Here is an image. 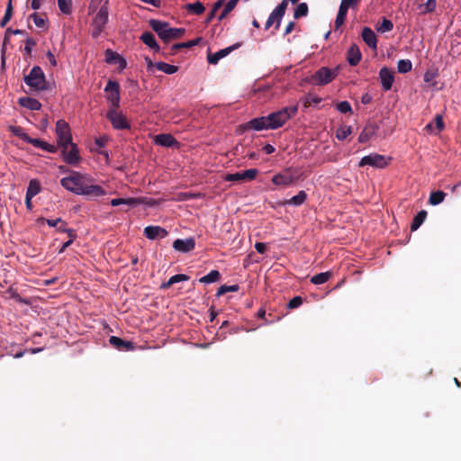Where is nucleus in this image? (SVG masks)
Instances as JSON below:
<instances>
[{
	"instance_id": "obj_1",
	"label": "nucleus",
	"mask_w": 461,
	"mask_h": 461,
	"mask_svg": "<svg viewBox=\"0 0 461 461\" xmlns=\"http://www.w3.org/2000/svg\"><path fill=\"white\" fill-rule=\"evenodd\" d=\"M297 111V105L284 107L277 112L271 113L267 116L254 118L242 124L240 127L243 131L275 130L282 127L289 119L296 114Z\"/></svg>"
},
{
	"instance_id": "obj_2",
	"label": "nucleus",
	"mask_w": 461,
	"mask_h": 461,
	"mask_svg": "<svg viewBox=\"0 0 461 461\" xmlns=\"http://www.w3.org/2000/svg\"><path fill=\"white\" fill-rule=\"evenodd\" d=\"M60 184L65 189L89 198L102 196L106 194L101 185L93 184V179L90 176L77 171H73L70 176L63 177Z\"/></svg>"
},
{
	"instance_id": "obj_3",
	"label": "nucleus",
	"mask_w": 461,
	"mask_h": 461,
	"mask_svg": "<svg viewBox=\"0 0 461 461\" xmlns=\"http://www.w3.org/2000/svg\"><path fill=\"white\" fill-rule=\"evenodd\" d=\"M149 26L166 44L171 41L181 39L185 33V29L170 27L168 23L160 20H150Z\"/></svg>"
},
{
	"instance_id": "obj_4",
	"label": "nucleus",
	"mask_w": 461,
	"mask_h": 461,
	"mask_svg": "<svg viewBox=\"0 0 461 461\" xmlns=\"http://www.w3.org/2000/svg\"><path fill=\"white\" fill-rule=\"evenodd\" d=\"M339 73V67L330 68L328 67H321L310 77L307 82L313 86H326L331 83Z\"/></svg>"
},
{
	"instance_id": "obj_5",
	"label": "nucleus",
	"mask_w": 461,
	"mask_h": 461,
	"mask_svg": "<svg viewBox=\"0 0 461 461\" xmlns=\"http://www.w3.org/2000/svg\"><path fill=\"white\" fill-rule=\"evenodd\" d=\"M109 1L105 0L103 5L96 11L95 15L91 23L92 26V36L93 38H98L104 32L109 20Z\"/></svg>"
},
{
	"instance_id": "obj_6",
	"label": "nucleus",
	"mask_w": 461,
	"mask_h": 461,
	"mask_svg": "<svg viewBox=\"0 0 461 461\" xmlns=\"http://www.w3.org/2000/svg\"><path fill=\"white\" fill-rule=\"evenodd\" d=\"M24 82L34 91H44L48 89L45 74L39 66H34L30 73L24 76Z\"/></svg>"
},
{
	"instance_id": "obj_7",
	"label": "nucleus",
	"mask_w": 461,
	"mask_h": 461,
	"mask_svg": "<svg viewBox=\"0 0 461 461\" xmlns=\"http://www.w3.org/2000/svg\"><path fill=\"white\" fill-rule=\"evenodd\" d=\"M56 136L58 148H68L72 142V135L68 123L65 120H59L56 122Z\"/></svg>"
},
{
	"instance_id": "obj_8",
	"label": "nucleus",
	"mask_w": 461,
	"mask_h": 461,
	"mask_svg": "<svg viewBox=\"0 0 461 461\" xmlns=\"http://www.w3.org/2000/svg\"><path fill=\"white\" fill-rule=\"evenodd\" d=\"M297 169L286 167L282 172L273 176L271 181L275 185L286 187L298 181L299 176H295Z\"/></svg>"
},
{
	"instance_id": "obj_9",
	"label": "nucleus",
	"mask_w": 461,
	"mask_h": 461,
	"mask_svg": "<svg viewBox=\"0 0 461 461\" xmlns=\"http://www.w3.org/2000/svg\"><path fill=\"white\" fill-rule=\"evenodd\" d=\"M106 100L110 109L120 106V85L116 81L109 80L104 88Z\"/></svg>"
},
{
	"instance_id": "obj_10",
	"label": "nucleus",
	"mask_w": 461,
	"mask_h": 461,
	"mask_svg": "<svg viewBox=\"0 0 461 461\" xmlns=\"http://www.w3.org/2000/svg\"><path fill=\"white\" fill-rule=\"evenodd\" d=\"M118 108L109 109L106 113V118L112 123L115 130H129L131 125L125 115L117 111Z\"/></svg>"
},
{
	"instance_id": "obj_11",
	"label": "nucleus",
	"mask_w": 461,
	"mask_h": 461,
	"mask_svg": "<svg viewBox=\"0 0 461 461\" xmlns=\"http://www.w3.org/2000/svg\"><path fill=\"white\" fill-rule=\"evenodd\" d=\"M391 158H386L377 153H372L365 156L358 163L359 167L371 166L376 168H384L388 166Z\"/></svg>"
},
{
	"instance_id": "obj_12",
	"label": "nucleus",
	"mask_w": 461,
	"mask_h": 461,
	"mask_svg": "<svg viewBox=\"0 0 461 461\" xmlns=\"http://www.w3.org/2000/svg\"><path fill=\"white\" fill-rule=\"evenodd\" d=\"M287 8V0H283L270 14L267 20L265 29L267 30L271 25L276 23V29L277 30L280 26L283 16L285 14Z\"/></svg>"
},
{
	"instance_id": "obj_13",
	"label": "nucleus",
	"mask_w": 461,
	"mask_h": 461,
	"mask_svg": "<svg viewBox=\"0 0 461 461\" xmlns=\"http://www.w3.org/2000/svg\"><path fill=\"white\" fill-rule=\"evenodd\" d=\"M61 155L64 161L68 165H77L80 162L81 157L76 143L71 142L68 148H61Z\"/></svg>"
},
{
	"instance_id": "obj_14",
	"label": "nucleus",
	"mask_w": 461,
	"mask_h": 461,
	"mask_svg": "<svg viewBox=\"0 0 461 461\" xmlns=\"http://www.w3.org/2000/svg\"><path fill=\"white\" fill-rule=\"evenodd\" d=\"M258 174V170L257 168H250L240 172H236L233 174H226L223 177L225 181L229 182H243V181H251L256 178Z\"/></svg>"
},
{
	"instance_id": "obj_15",
	"label": "nucleus",
	"mask_w": 461,
	"mask_h": 461,
	"mask_svg": "<svg viewBox=\"0 0 461 461\" xmlns=\"http://www.w3.org/2000/svg\"><path fill=\"white\" fill-rule=\"evenodd\" d=\"M154 142L157 145L171 148V147H176L179 148V142L171 134L167 133H161L158 135H156L154 138Z\"/></svg>"
},
{
	"instance_id": "obj_16",
	"label": "nucleus",
	"mask_w": 461,
	"mask_h": 461,
	"mask_svg": "<svg viewBox=\"0 0 461 461\" xmlns=\"http://www.w3.org/2000/svg\"><path fill=\"white\" fill-rule=\"evenodd\" d=\"M379 77L381 80L382 88L384 91H388L392 88L394 81V74L386 67H384L379 71Z\"/></svg>"
},
{
	"instance_id": "obj_17",
	"label": "nucleus",
	"mask_w": 461,
	"mask_h": 461,
	"mask_svg": "<svg viewBox=\"0 0 461 461\" xmlns=\"http://www.w3.org/2000/svg\"><path fill=\"white\" fill-rule=\"evenodd\" d=\"M109 342L114 348L120 351H131L135 349V345L132 341L124 340L116 336H111Z\"/></svg>"
},
{
	"instance_id": "obj_18",
	"label": "nucleus",
	"mask_w": 461,
	"mask_h": 461,
	"mask_svg": "<svg viewBox=\"0 0 461 461\" xmlns=\"http://www.w3.org/2000/svg\"><path fill=\"white\" fill-rule=\"evenodd\" d=\"M195 247V240L194 238H188L185 240L177 239L173 242V248L176 251L187 253L192 251Z\"/></svg>"
},
{
	"instance_id": "obj_19",
	"label": "nucleus",
	"mask_w": 461,
	"mask_h": 461,
	"mask_svg": "<svg viewBox=\"0 0 461 461\" xmlns=\"http://www.w3.org/2000/svg\"><path fill=\"white\" fill-rule=\"evenodd\" d=\"M167 234V230L160 226L150 225L144 229V236L149 240L163 239Z\"/></svg>"
},
{
	"instance_id": "obj_20",
	"label": "nucleus",
	"mask_w": 461,
	"mask_h": 461,
	"mask_svg": "<svg viewBox=\"0 0 461 461\" xmlns=\"http://www.w3.org/2000/svg\"><path fill=\"white\" fill-rule=\"evenodd\" d=\"M240 45H241V43L238 42V43H235L230 47H228V48L220 50L219 51H217L213 54H209L207 57V60L210 64H217L221 59L229 55L232 50L238 49Z\"/></svg>"
},
{
	"instance_id": "obj_21",
	"label": "nucleus",
	"mask_w": 461,
	"mask_h": 461,
	"mask_svg": "<svg viewBox=\"0 0 461 461\" xmlns=\"http://www.w3.org/2000/svg\"><path fill=\"white\" fill-rule=\"evenodd\" d=\"M362 39L365 43L371 48L372 50H376L377 48V39L376 35L373 30L369 27H364L361 33Z\"/></svg>"
},
{
	"instance_id": "obj_22",
	"label": "nucleus",
	"mask_w": 461,
	"mask_h": 461,
	"mask_svg": "<svg viewBox=\"0 0 461 461\" xmlns=\"http://www.w3.org/2000/svg\"><path fill=\"white\" fill-rule=\"evenodd\" d=\"M140 41L147 45L154 52H159L160 47L158 44L155 36L150 32H144L140 37Z\"/></svg>"
},
{
	"instance_id": "obj_23",
	"label": "nucleus",
	"mask_w": 461,
	"mask_h": 461,
	"mask_svg": "<svg viewBox=\"0 0 461 461\" xmlns=\"http://www.w3.org/2000/svg\"><path fill=\"white\" fill-rule=\"evenodd\" d=\"M362 58V54L359 50V48L353 44L348 50L347 53V60L351 66H357Z\"/></svg>"
},
{
	"instance_id": "obj_24",
	"label": "nucleus",
	"mask_w": 461,
	"mask_h": 461,
	"mask_svg": "<svg viewBox=\"0 0 461 461\" xmlns=\"http://www.w3.org/2000/svg\"><path fill=\"white\" fill-rule=\"evenodd\" d=\"M144 203V199L140 197H131V198H115L111 200L112 206H118L121 204H126L129 206H136Z\"/></svg>"
},
{
	"instance_id": "obj_25",
	"label": "nucleus",
	"mask_w": 461,
	"mask_h": 461,
	"mask_svg": "<svg viewBox=\"0 0 461 461\" xmlns=\"http://www.w3.org/2000/svg\"><path fill=\"white\" fill-rule=\"evenodd\" d=\"M18 103L21 106L32 111H38L41 108V104L37 99L29 96L19 98Z\"/></svg>"
},
{
	"instance_id": "obj_26",
	"label": "nucleus",
	"mask_w": 461,
	"mask_h": 461,
	"mask_svg": "<svg viewBox=\"0 0 461 461\" xmlns=\"http://www.w3.org/2000/svg\"><path fill=\"white\" fill-rule=\"evenodd\" d=\"M377 127L375 124H368L364 127L358 136V141L365 143L368 141L376 132Z\"/></svg>"
},
{
	"instance_id": "obj_27",
	"label": "nucleus",
	"mask_w": 461,
	"mask_h": 461,
	"mask_svg": "<svg viewBox=\"0 0 461 461\" xmlns=\"http://www.w3.org/2000/svg\"><path fill=\"white\" fill-rule=\"evenodd\" d=\"M30 144L33 145L36 148H40L45 151H48L50 153H56L58 150V147L55 145L50 144L44 140H41L40 139H33L32 138V140H30Z\"/></svg>"
},
{
	"instance_id": "obj_28",
	"label": "nucleus",
	"mask_w": 461,
	"mask_h": 461,
	"mask_svg": "<svg viewBox=\"0 0 461 461\" xmlns=\"http://www.w3.org/2000/svg\"><path fill=\"white\" fill-rule=\"evenodd\" d=\"M189 279V276L185 274H177L173 276H171L167 282L161 284L160 289L166 290L168 289L172 285L182 282V281H187Z\"/></svg>"
},
{
	"instance_id": "obj_29",
	"label": "nucleus",
	"mask_w": 461,
	"mask_h": 461,
	"mask_svg": "<svg viewBox=\"0 0 461 461\" xmlns=\"http://www.w3.org/2000/svg\"><path fill=\"white\" fill-rule=\"evenodd\" d=\"M188 13L200 15L204 13L205 7L200 1H196L193 4H186L184 7Z\"/></svg>"
},
{
	"instance_id": "obj_30",
	"label": "nucleus",
	"mask_w": 461,
	"mask_h": 461,
	"mask_svg": "<svg viewBox=\"0 0 461 461\" xmlns=\"http://www.w3.org/2000/svg\"><path fill=\"white\" fill-rule=\"evenodd\" d=\"M427 217V212L425 210H421L413 218L411 223V230L414 231L420 228V226L423 223Z\"/></svg>"
},
{
	"instance_id": "obj_31",
	"label": "nucleus",
	"mask_w": 461,
	"mask_h": 461,
	"mask_svg": "<svg viewBox=\"0 0 461 461\" xmlns=\"http://www.w3.org/2000/svg\"><path fill=\"white\" fill-rule=\"evenodd\" d=\"M155 68L167 75H172L178 71L177 66L170 65L166 62H157L155 63Z\"/></svg>"
},
{
	"instance_id": "obj_32",
	"label": "nucleus",
	"mask_w": 461,
	"mask_h": 461,
	"mask_svg": "<svg viewBox=\"0 0 461 461\" xmlns=\"http://www.w3.org/2000/svg\"><path fill=\"white\" fill-rule=\"evenodd\" d=\"M307 199V194L305 191H300L296 195L285 202V204H293L295 206L302 205Z\"/></svg>"
},
{
	"instance_id": "obj_33",
	"label": "nucleus",
	"mask_w": 461,
	"mask_h": 461,
	"mask_svg": "<svg viewBox=\"0 0 461 461\" xmlns=\"http://www.w3.org/2000/svg\"><path fill=\"white\" fill-rule=\"evenodd\" d=\"M8 130L14 136H16L19 139L23 140L26 143H30V140H32V137H30L27 133H25L23 131V130L20 126H13V125H11V126H9Z\"/></svg>"
},
{
	"instance_id": "obj_34",
	"label": "nucleus",
	"mask_w": 461,
	"mask_h": 461,
	"mask_svg": "<svg viewBox=\"0 0 461 461\" xmlns=\"http://www.w3.org/2000/svg\"><path fill=\"white\" fill-rule=\"evenodd\" d=\"M41 187L40 182L36 179H32L30 180L27 187L26 195L29 197H34L41 192Z\"/></svg>"
},
{
	"instance_id": "obj_35",
	"label": "nucleus",
	"mask_w": 461,
	"mask_h": 461,
	"mask_svg": "<svg viewBox=\"0 0 461 461\" xmlns=\"http://www.w3.org/2000/svg\"><path fill=\"white\" fill-rule=\"evenodd\" d=\"M331 276H332L331 272H330V271L322 272V273H320V274H317V275L312 276L311 283H312L313 285H322V284H325L326 282H328Z\"/></svg>"
},
{
	"instance_id": "obj_36",
	"label": "nucleus",
	"mask_w": 461,
	"mask_h": 461,
	"mask_svg": "<svg viewBox=\"0 0 461 461\" xmlns=\"http://www.w3.org/2000/svg\"><path fill=\"white\" fill-rule=\"evenodd\" d=\"M446 194L443 191H434L430 193L429 203L431 205H438L444 201Z\"/></svg>"
},
{
	"instance_id": "obj_37",
	"label": "nucleus",
	"mask_w": 461,
	"mask_h": 461,
	"mask_svg": "<svg viewBox=\"0 0 461 461\" xmlns=\"http://www.w3.org/2000/svg\"><path fill=\"white\" fill-rule=\"evenodd\" d=\"M220 277H221V274L218 270H212L209 274L201 277L199 279V282L203 283V284H211V283L218 281L220 279Z\"/></svg>"
},
{
	"instance_id": "obj_38",
	"label": "nucleus",
	"mask_w": 461,
	"mask_h": 461,
	"mask_svg": "<svg viewBox=\"0 0 461 461\" xmlns=\"http://www.w3.org/2000/svg\"><path fill=\"white\" fill-rule=\"evenodd\" d=\"M30 18L33 20L34 24L38 28H41V29L46 28L47 18L44 14H39L37 13H33L30 15Z\"/></svg>"
},
{
	"instance_id": "obj_39",
	"label": "nucleus",
	"mask_w": 461,
	"mask_h": 461,
	"mask_svg": "<svg viewBox=\"0 0 461 461\" xmlns=\"http://www.w3.org/2000/svg\"><path fill=\"white\" fill-rule=\"evenodd\" d=\"M239 0H229L227 4L225 5L222 12L218 17L219 21L223 20L237 5Z\"/></svg>"
},
{
	"instance_id": "obj_40",
	"label": "nucleus",
	"mask_w": 461,
	"mask_h": 461,
	"mask_svg": "<svg viewBox=\"0 0 461 461\" xmlns=\"http://www.w3.org/2000/svg\"><path fill=\"white\" fill-rule=\"evenodd\" d=\"M412 68V63L410 59H400L397 63V69L399 73H408Z\"/></svg>"
},
{
	"instance_id": "obj_41",
	"label": "nucleus",
	"mask_w": 461,
	"mask_h": 461,
	"mask_svg": "<svg viewBox=\"0 0 461 461\" xmlns=\"http://www.w3.org/2000/svg\"><path fill=\"white\" fill-rule=\"evenodd\" d=\"M12 16H13V5H12V0H9L7 6H6L5 14L4 17L2 18V20L0 21V26L2 28L5 27L6 24L9 23V21L11 20Z\"/></svg>"
},
{
	"instance_id": "obj_42",
	"label": "nucleus",
	"mask_w": 461,
	"mask_h": 461,
	"mask_svg": "<svg viewBox=\"0 0 461 461\" xmlns=\"http://www.w3.org/2000/svg\"><path fill=\"white\" fill-rule=\"evenodd\" d=\"M393 28V23H392L391 20L384 17L383 20H382V23L377 25L376 27V30L379 32H391Z\"/></svg>"
},
{
	"instance_id": "obj_43",
	"label": "nucleus",
	"mask_w": 461,
	"mask_h": 461,
	"mask_svg": "<svg viewBox=\"0 0 461 461\" xmlns=\"http://www.w3.org/2000/svg\"><path fill=\"white\" fill-rule=\"evenodd\" d=\"M308 14V5L306 3H300L294 12V17L295 19H299L301 17L306 16Z\"/></svg>"
},
{
	"instance_id": "obj_44",
	"label": "nucleus",
	"mask_w": 461,
	"mask_h": 461,
	"mask_svg": "<svg viewBox=\"0 0 461 461\" xmlns=\"http://www.w3.org/2000/svg\"><path fill=\"white\" fill-rule=\"evenodd\" d=\"M351 132V126H340L336 131V137L339 140H344Z\"/></svg>"
},
{
	"instance_id": "obj_45",
	"label": "nucleus",
	"mask_w": 461,
	"mask_h": 461,
	"mask_svg": "<svg viewBox=\"0 0 461 461\" xmlns=\"http://www.w3.org/2000/svg\"><path fill=\"white\" fill-rule=\"evenodd\" d=\"M59 10L65 14H69L72 11V0H58Z\"/></svg>"
},
{
	"instance_id": "obj_46",
	"label": "nucleus",
	"mask_w": 461,
	"mask_h": 461,
	"mask_svg": "<svg viewBox=\"0 0 461 461\" xmlns=\"http://www.w3.org/2000/svg\"><path fill=\"white\" fill-rule=\"evenodd\" d=\"M239 289H240V286L238 285H222L218 288L216 295L221 296L228 292H238Z\"/></svg>"
},
{
	"instance_id": "obj_47",
	"label": "nucleus",
	"mask_w": 461,
	"mask_h": 461,
	"mask_svg": "<svg viewBox=\"0 0 461 461\" xmlns=\"http://www.w3.org/2000/svg\"><path fill=\"white\" fill-rule=\"evenodd\" d=\"M222 5L223 4H221L218 0L213 4L212 10L209 12L204 21L206 24L210 23L212 21V19L215 17L217 11L222 6Z\"/></svg>"
},
{
	"instance_id": "obj_48",
	"label": "nucleus",
	"mask_w": 461,
	"mask_h": 461,
	"mask_svg": "<svg viewBox=\"0 0 461 461\" xmlns=\"http://www.w3.org/2000/svg\"><path fill=\"white\" fill-rule=\"evenodd\" d=\"M336 109L341 113H352V108L348 101H341L336 104Z\"/></svg>"
},
{
	"instance_id": "obj_49",
	"label": "nucleus",
	"mask_w": 461,
	"mask_h": 461,
	"mask_svg": "<svg viewBox=\"0 0 461 461\" xmlns=\"http://www.w3.org/2000/svg\"><path fill=\"white\" fill-rule=\"evenodd\" d=\"M122 58L118 53L113 51L112 50H105V61L107 63H114L118 61Z\"/></svg>"
},
{
	"instance_id": "obj_50",
	"label": "nucleus",
	"mask_w": 461,
	"mask_h": 461,
	"mask_svg": "<svg viewBox=\"0 0 461 461\" xmlns=\"http://www.w3.org/2000/svg\"><path fill=\"white\" fill-rule=\"evenodd\" d=\"M303 298L301 296H294L287 303V308L290 310L296 309L303 304Z\"/></svg>"
},
{
	"instance_id": "obj_51",
	"label": "nucleus",
	"mask_w": 461,
	"mask_h": 461,
	"mask_svg": "<svg viewBox=\"0 0 461 461\" xmlns=\"http://www.w3.org/2000/svg\"><path fill=\"white\" fill-rule=\"evenodd\" d=\"M35 45H36V41L32 37H28L25 40V46H24L25 54H27L28 56H31L32 50Z\"/></svg>"
},
{
	"instance_id": "obj_52",
	"label": "nucleus",
	"mask_w": 461,
	"mask_h": 461,
	"mask_svg": "<svg viewBox=\"0 0 461 461\" xmlns=\"http://www.w3.org/2000/svg\"><path fill=\"white\" fill-rule=\"evenodd\" d=\"M38 221H46L47 224L50 226V227H58L59 224H62L64 225L65 224V221H63L61 218H57V219H45V218H40Z\"/></svg>"
},
{
	"instance_id": "obj_53",
	"label": "nucleus",
	"mask_w": 461,
	"mask_h": 461,
	"mask_svg": "<svg viewBox=\"0 0 461 461\" xmlns=\"http://www.w3.org/2000/svg\"><path fill=\"white\" fill-rule=\"evenodd\" d=\"M438 76V71L435 69H428L423 76V80L426 83L432 81Z\"/></svg>"
},
{
	"instance_id": "obj_54",
	"label": "nucleus",
	"mask_w": 461,
	"mask_h": 461,
	"mask_svg": "<svg viewBox=\"0 0 461 461\" xmlns=\"http://www.w3.org/2000/svg\"><path fill=\"white\" fill-rule=\"evenodd\" d=\"M104 2V0H91L90 1V4H89V6H88V11H89V14H94L97 11L99 5Z\"/></svg>"
},
{
	"instance_id": "obj_55",
	"label": "nucleus",
	"mask_w": 461,
	"mask_h": 461,
	"mask_svg": "<svg viewBox=\"0 0 461 461\" xmlns=\"http://www.w3.org/2000/svg\"><path fill=\"white\" fill-rule=\"evenodd\" d=\"M437 6L436 0H427L424 5V13H431L434 12Z\"/></svg>"
},
{
	"instance_id": "obj_56",
	"label": "nucleus",
	"mask_w": 461,
	"mask_h": 461,
	"mask_svg": "<svg viewBox=\"0 0 461 461\" xmlns=\"http://www.w3.org/2000/svg\"><path fill=\"white\" fill-rule=\"evenodd\" d=\"M348 8H350V7L348 6L345 3L341 2L337 16L343 17L346 19Z\"/></svg>"
},
{
	"instance_id": "obj_57",
	"label": "nucleus",
	"mask_w": 461,
	"mask_h": 461,
	"mask_svg": "<svg viewBox=\"0 0 461 461\" xmlns=\"http://www.w3.org/2000/svg\"><path fill=\"white\" fill-rule=\"evenodd\" d=\"M435 123H436V128L438 131H441L445 125H444V122H443V116L441 114H437L435 116Z\"/></svg>"
},
{
	"instance_id": "obj_58",
	"label": "nucleus",
	"mask_w": 461,
	"mask_h": 461,
	"mask_svg": "<svg viewBox=\"0 0 461 461\" xmlns=\"http://www.w3.org/2000/svg\"><path fill=\"white\" fill-rule=\"evenodd\" d=\"M200 41H201V38H196L194 40L188 41L186 42H181V47L183 49L191 48V47L197 45Z\"/></svg>"
},
{
	"instance_id": "obj_59",
	"label": "nucleus",
	"mask_w": 461,
	"mask_h": 461,
	"mask_svg": "<svg viewBox=\"0 0 461 461\" xmlns=\"http://www.w3.org/2000/svg\"><path fill=\"white\" fill-rule=\"evenodd\" d=\"M10 34H7V32H5V37H4V40H3V46H2V49H1V52H2V55H4V53L5 52V50H6V46L10 43Z\"/></svg>"
},
{
	"instance_id": "obj_60",
	"label": "nucleus",
	"mask_w": 461,
	"mask_h": 461,
	"mask_svg": "<svg viewBox=\"0 0 461 461\" xmlns=\"http://www.w3.org/2000/svg\"><path fill=\"white\" fill-rule=\"evenodd\" d=\"M321 98L320 97H312V98H307L304 102V107H308L310 106L312 104H319L321 103Z\"/></svg>"
},
{
	"instance_id": "obj_61",
	"label": "nucleus",
	"mask_w": 461,
	"mask_h": 461,
	"mask_svg": "<svg viewBox=\"0 0 461 461\" xmlns=\"http://www.w3.org/2000/svg\"><path fill=\"white\" fill-rule=\"evenodd\" d=\"M255 249L259 254H263L267 249V245L266 243L263 242H257L255 244Z\"/></svg>"
},
{
	"instance_id": "obj_62",
	"label": "nucleus",
	"mask_w": 461,
	"mask_h": 461,
	"mask_svg": "<svg viewBox=\"0 0 461 461\" xmlns=\"http://www.w3.org/2000/svg\"><path fill=\"white\" fill-rule=\"evenodd\" d=\"M46 56L48 58V60L50 63V65L52 67H56L57 66V60H56V58H55L54 54L50 50H49L46 53Z\"/></svg>"
},
{
	"instance_id": "obj_63",
	"label": "nucleus",
	"mask_w": 461,
	"mask_h": 461,
	"mask_svg": "<svg viewBox=\"0 0 461 461\" xmlns=\"http://www.w3.org/2000/svg\"><path fill=\"white\" fill-rule=\"evenodd\" d=\"M183 49L181 47V43H176V44H173L171 47H170V50H169V52L167 53V55H175L179 50Z\"/></svg>"
},
{
	"instance_id": "obj_64",
	"label": "nucleus",
	"mask_w": 461,
	"mask_h": 461,
	"mask_svg": "<svg viewBox=\"0 0 461 461\" xmlns=\"http://www.w3.org/2000/svg\"><path fill=\"white\" fill-rule=\"evenodd\" d=\"M262 150L266 153V154H272L275 152L276 149L273 145L271 144H266L263 148H262Z\"/></svg>"
}]
</instances>
